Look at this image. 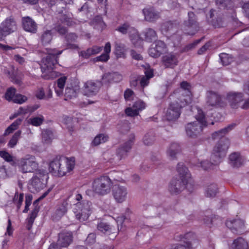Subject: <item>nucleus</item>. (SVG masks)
Listing matches in <instances>:
<instances>
[{
    "label": "nucleus",
    "instance_id": "dca6fc26",
    "mask_svg": "<svg viewBox=\"0 0 249 249\" xmlns=\"http://www.w3.org/2000/svg\"><path fill=\"white\" fill-rule=\"evenodd\" d=\"M180 237L184 244L189 249L196 248L199 244V241L196 235L193 232H188L184 234L180 235Z\"/></svg>",
    "mask_w": 249,
    "mask_h": 249
},
{
    "label": "nucleus",
    "instance_id": "2f4dec72",
    "mask_svg": "<svg viewBox=\"0 0 249 249\" xmlns=\"http://www.w3.org/2000/svg\"><path fill=\"white\" fill-rule=\"evenodd\" d=\"M111 51V44L110 42H107L104 47L105 53L101 55L96 57L93 59L94 62H107L109 59V53Z\"/></svg>",
    "mask_w": 249,
    "mask_h": 249
},
{
    "label": "nucleus",
    "instance_id": "4be33fe9",
    "mask_svg": "<svg viewBox=\"0 0 249 249\" xmlns=\"http://www.w3.org/2000/svg\"><path fill=\"white\" fill-rule=\"evenodd\" d=\"M22 24L24 30L31 33H36L37 26L35 21L29 17H23L22 18Z\"/></svg>",
    "mask_w": 249,
    "mask_h": 249
},
{
    "label": "nucleus",
    "instance_id": "338daca9",
    "mask_svg": "<svg viewBox=\"0 0 249 249\" xmlns=\"http://www.w3.org/2000/svg\"><path fill=\"white\" fill-rule=\"evenodd\" d=\"M185 188L190 192H192L194 189V184L192 181L191 178L185 180Z\"/></svg>",
    "mask_w": 249,
    "mask_h": 249
},
{
    "label": "nucleus",
    "instance_id": "a19ab883",
    "mask_svg": "<svg viewBox=\"0 0 249 249\" xmlns=\"http://www.w3.org/2000/svg\"><path fill=\"white\" fill-rule=\"evenodd\" d=\"M62 23L66 24L69 26H71L75 24L72 18V14L70 13H62L59 17Z\"/></svg>",
    "mask_w": 249,
    "mask_h": 249
},
{
    "label": "nucleus",
    "instance_id": "e2e57ef3",
    "mask_svg": "<svg viewBox=\"0 0 249 249\" xmlns=\"http://www.w3.org/2000/svg\"><path fill=\"white\" fill-rule=\"evenodd\" d=\"M77 36L74 33H70L66 35L65 38L68 43L75 42Z\"/></svg>",
    "mask_w": 249,
    "mask_h": 249
},
{
    "label": "nucleus",
    "instance_id": "0eeeda50",
    "mask_svg": "<svg viewBox=\"0 0 249 249\" xmlns=\"http://www.w3.org/2000/svg\"><path fill=\"white\" fill-rule=\"evenodd\" d=\"M188 19L185 21L183 30L185 34L194 35L199 30L198 23L195 14L192 12L188 13Z\"/></svg>",
    "mask_w": 249,
    "mask_h": 249
},
{
    "label": "nucleus",
    "instance_id": "7ed1b4c3",
    "mask_svg": "<svg viewBox=\"0 0 249 249\" xmlns=\"http://www.w3.org/2000/svg\"><path fill=\"white\" fill-rule=\"evenodd\" d=\"M74 160H69L64 157L56 159L52 161L49 164L50 172L55 176L62 177L67 172H70L74 168Z\"/></svg>",
    "mask_w": 249,
    "mask_h": 249
},
{
    "label": "nucleus",
    "instance_id": "c85d7f7f",
    "mask_svg": "<svg viewBox=\"0 0 249 249\" xmlns=\"http://www.w3.org/2000/svg\"><path fill=\"white\" fill-rule=\"evenodd\" d=\"M102 50V47L93 46L89 48L85 51H81L79 53L80 56L85 59L89 58L91 55L96 54Z\"/></svg>",
    "mask_w": 249,
    "mask_h": 249
},
{
    "label": "nucleus",
    "instance_id": "f3484780",
    "mask_svg": "<svg viewBox=\"0 0 249 249\" xmlns=\"http://www.w3.org/2000/svg\"><path fill=\"white\" fill-rule=\"evenodd\" d=\"M128 191L127 188L124 186L115 185L113 187L112 195L118 203H122L127 197Z\"/></svg>",
    "mask_w": 249,
    "mask_h": 249
},
{
    "label": "nucleus",
    "instance_id": "9d476101",
    "mask_svg": "<svg viewBox=\"0 0 249 249\" xmlns=\"http://www.w3.org/2000/svg\"><path fill=\"white\" fill-rule=\"evenodd\" d=\"M179 27V22L177 20H169L161 25V33L167 37H174Z\"/></svg>",
    "mask_w": 249,
    "mask_h": 249
},
{
    "label": "nucleus",
    "instance_id": "c9c22d12",
    "mask_svg": "<svg viewBox=\"0 0 249 249\" xmlns=\"http://www.w3.org/2000/svg\"><path fill=\"white\" fill-rule=\"evenodd\" d=\"M233 249H249L248 242L242 237L235 239L232 244Z\"/></svg>",
    "mask_w": 249,
    "mask_h": 249
},
{
    "label": "nucleus",
    "instance_id": "13d9d810",
    "mask_svg": "<svg viewBox=\"0 0 249 249\" xmlns=\"http://www.w3.org/2000/svg\"><path fill=\"white\" fill-rule=\"evenodd\" d=\"M132 107L139 112L145 108V103L141 100H138L134 103Z\"/></svg>",
    "mask_w": 249,
    "mask_h": 249
},
{
    "label": "nucleus",
    "instance_id": "72a5a7b5",
    "mask_svg": "<svg viewBox=\"0 0 249 249\" xmlns=\"http://www.w3.org/2000/svg\"><path fill=\"white\" fill-rule=\"evenodd\" d=\"M53 39V34L50 30L43 31L40 36V42L43 45L49 44Z\"/></svg>",
    "mask_w": 249,
    "mask_h": 249
},
{
    "label": "nucleus",
    "instance_id": "aec40b11",
    "mask_svg": "<svg viewBox=\"0 0 249 249\" xmlns=\"http://www.w3.org/2000/svg\"><path fill=\"white\" fill-rule=\"evenodd\" d=\"M229 164L233 168H239L245 162V158L239 152H233L229 157Z\"/></svg>",
    "mask_w": 249,
    "mask_h": 249
},
{
    "label": "nucleus",
    "instance_id": "bf43d9fd",
    "mask_svg": "<svg viewBox=\"0 0 249 249\" xmlns=\"http://www.w3.org/2000/svg\"><path fill=\"white\" fill-rule=\"evenodd\" d=\"M27 100L25 96L21 94L16 95L13 99V102L16 103L22 104Z\"/></svg>",
    "mask_w": 249,
    "mask_h": 249
},
{
    "label": "nucleus",
    "instance_id": "cd10ccee",
    "mask_svg": "<svg viewBox=\"0 0 249 249\" xmlns=\"http://www.w3.org/2000/svg\"><path fill=\"white\" fill-rule=\"evenodd\" d=\"M67 205L68 204L67 202H63L62 203L57 206L55 212L52 215L53 220H59L67 213Z\"/></svg>",
    "mask_w": 249,
    "mask_h": 249
},
{
    "label": "nucleus",
    "instance_id": "0e129e2a",
    "mask_svg": "<svg viewBox=\"0 0 249 249\" xmlns=\"http://www.w3.org/2000/svg\"><path fill=\"white\" fill-rule=\"evenodd\" d=\"M147 67L145 68V70L144 71V74L146 77H147L149 79L151 78L154 76V70L153 69L150 68L149 65H146Z\"/></svg>",
    "mask_w": 249,
    "mask_h": 249
},
{
    "label": "nucleus",
    "instance_id": "3c124183",
    "mask_svg": "<svg viewBox=\"0 0 249 249\" xmlns=\"http://www.w3.org/2000/svg\"><path fill=\"white\" fill-rule=\"evenodd\" d=\"M128 34L130 39L133 44L135 45L139 40H140V37L138 32L134 27H133Z\"/></svg>",
    "mask_w": 249,
    "mask_h": 249
},
{
    "label": "nucleus",
    "instance_id": "423d86ee",
    "mask_svg": "<svg viewBox=\"0 0 249 249\" xmlns=\"http://www.w3.org/2000/svg\"><path fill=\"white\" fill-rule=\"evenodd\" d=\"M113 183L107 176H101L95 178L92 182L93 191L100 195H105L110 191Z\"/></svg>",
    "mask_w": 249,
    "mask_h": 249
},
{
    "label": "nucleus",
    "instance_id": "39448f33",
    "mask_svg": "<svg viewBox=\"0 0 249 249\" xmlns=\"http://www.w3.org/2000/svg\"><path fill=\"white\" fill-rule=\"evenodd\" d=\"M62 51H57L56 49L47 50V56L42 60L41 65L42 72H51L58 63V56L62 53Z\"/></svg>",
    "mask_w": 249,
    "mask_h": 249
},
{
    "label": "nucleus",
    "instance_id": "052dcab7",
    "mask_svg": "<svg viewBox=\"0 0 249 249\" xmlns=\"http://www.w3.org/2000/svg\"><path fill=\"white\" fill-rule=\"evenodd\" d=\"M0 157L7 162H11L13 160V157L5 151H0Z\"/></svg>",
    "mask_w": 249,
    "mask_h": 249
},
{
    "label": "nucleus",
    "instance_id": "5701e85b",
    "mask_svg": "<svg viewBox=\"0 0 249 249\" xmlns=\"http://www.w3.org/2000/svg\"><path fill=\"white\" fill-rule=\"evenodd\" d=\"M132 139H129L128 141L121 145L117 150V155L120 158V159L124 158L127 156V153L132 148L133 144V141Z\"/></svg>",
    "mask_w": 249,
    "mask_h": 249
},
{
    "label": "nucleus",
    "instance_id": "4468645a",
    "mask_svg": "<svg viewBox=\"0 0 249 249\" xmlns=\"http://www.w3.org/2000/svg\"><path fill=\"white\" fill-rule=\"evenodd\" d=\"M166 51L167 48L164 42L161 40H158L151 45L149 49L148 53L151 57L157 58Z\"/></svg>",
    "mask_w": 249,
    "mask_h": 249
},
{
    "label": "nucleus",
    "instance_id": "5fc2aeb1",
    "mask_svg": "<svg viewBox=\"0 0 249 249\" xmlns=\"http://www.w3.org/2000/svg\"><path fill=\"white\" fill-rule=\"evenodd\" d=\"M202 38L196 40L194 42L187 45L184 48H182V52H187L190 50H193L196 47V46L198 44H199L200 42V41L202 40Z\"/></svg>",
    "mask_w": 249,
    "mask_h": 249
},
{
    "label": "nucleus",
    "instance_id": "bb28decb",
    "mask_svg": "<svg viewBox=\"0 0 249 249\" xmlns=\"http://www.w3.org/2000/svg\"><path fill=\"white\" fill-rule=\"evenodd\" d=\"M102 79L105 83L118 82L122 80V75L118 72H108L103 75Z\"/></svg>",
    "mask_w": 249,
    "mask_h": 249
},
{
    "label": "nucleus",
    "instance_id": "774afa93",
    "mask_svg": "<svg viewBox=\"0 0 249 249\" xmlns=\"http://www.w3.org/2000/svg\"><path fill=\"white\" fill-rule=\"evenodd\" d=\"M130 55L131 57L136 60H142L143 59L142 56L140 53H138L134 50L130 51Z\"/></svg>",
    "mask_w": 249,
    "mask_h": 249
},
{
    "label": "nucleus",
    "instance_id": "69168bd1",
    "mask_svg": "<svg viewBox=\"0 0 249 249\" xmlns=\"http://www.w3.org/2000/svg\"><path fill=\"white\" fill-rule=\"evenodd\" d=\"M134 92L130 89H127L124 92V97L127 101H130L133 99Z\"/></svg>",
    "mask_w": 249,
    "mask_h": 249
},
{
    "label": "nucleus",
    "instance_id": "6e6d98bb",
    "mask_svg": "<svg viewBox=\"0 0 249 249\" xmlns=\"http://www.w3.org/2000/svg\"><path fill=\"white\" fill-rule=\"evenodd\" d=\"M77 95L76 91L73 88L67 87L65 89V96L69 99L76 97Z\"/></svg>",
    "mask_w": 249,
    "mask_h": 249
},
{
    "label": "nucleus",
    "instance_id": "ea45409f",
    "mask_svg": "<svg viewBox=\"0 0 249 249\" xmlns=\"http://www.w3.org/2000/svg\"><path fill=\"white\" fill-rule=\"evenodd\" d=\"M125 45L121 43L115 42L114 53L117 58L125 57Z\"/></svg>",
    "mask_w": 249,
    "mask_h": 249
},
{
    "label": "nucleus",
    "instance_id": "7c9ffc66",
    "mask_svg": "<svg viewBox=\"0 0 249 249\" xmlns=\"http://www.w3.org/2000/svg\"><path fill=\"white\" fill-rule=\"evenodd\" d=\"M148 210L150 211L153 216L158 217L161 220V223H164L165 211L162 207H156L154 206H149Z\"/></svg>",
    "mask_w": 249,
    "mask_h": 249
},
{
    "label": "nucleus",
    "instance_id": "a211bd4d",
    "mask_svg": "<svg viewBox=\"0 0 249 249\" xmlns=\"http://www.w3.org/2000/svg\"><path fill=\"white\" fill-rule=\"evenodd\" d=\"M226 225L233 233L239 234L242 233L245 226L244 221L240 219L227 220Z\"/></svg>",
    "mask_w": 249,
    "mask_h": 249
},
{
    "label": "nucleus",
    "instance_id": "e433bc0d",
    "mask_svg": "<svg viewBox=\"0 0 249 249\" xmlns=\"http://www.w3.org/2000/svg\"><path fill=\"white\" fill-rule=\"evenodd\" d=\"M144 40L149 42L155 41L158 38L156 31L152 28H147L143 32Z\"/></svg>",
    "mask_w": 249,
    "mask_h": 249
},
{
    "label": "nucleus",
    "instance_id": "6ab92c4d",
    "mask_svg": "<svg viewBox=\"0 0 249 249\" xmlns=\"http://www.w3.org/2000/svg\"><path fill=\"white\" fill-rule=\"evenodd\" d=\"M226 99L231 108H236L243 100V94L241 92H230L227 94Z\"/></svg>",
    "mask_w": 249,
    "mask_h": 249
},
{
    "label": "nucleus",
    "instance_id": "2eb2a0df",
    "mask_svg": "<svg viewBox=\"0 0 249 249\" xmlns=\"http://www.w3.org/2000/svg\"><path fill=\"white\" fill-rule=\"evenodd\" d=\"M181 107L182 105H180L178 101L171 102L166 112L167 119L169 121L177 119L180 115Z\"/></svg>",
    "mask_w": 249,
    "mask_h": 249
},
{
    "label": "nucleus",
    "instance_id": "473e14b6",
    "mask_svg": "<svg viewBox=\"0 0 249 249\" xmlns=\"http://www.w3.org/2000/svg\"><path fill=\"white\" fill-rule=\"evenodd\" d=\"M143 13L144 15L145 18L149 21H153L159 18V13L155 11L152 8L144 9Z\"/></svg>",
    "mask_w": 249,
    "mask_h": 249
},
{
    "label": "nucleus",
    "instance_id": "4d7b16f0",
    "mask_svg": "<svg viewBox=\"0 0 249 249\" xmlns=\"http://www.w3.org/2000/svg\"><path fill=\"white\" fill-rule=\"evenodd\" d=\"M15 91L16 89L14 88H10L8 89L5 94L6 99L8 101H13L14 98L15 96Z\"/></svg>",
    "mask_w": 249,
    "mask_h": 249
},
{
    "label": "nucleus",
    "instance_id": "49530a36",
    "mask_svg": "<svg viewBox=\"0 0 249 249\" xmlns=\"http://www.w3.org/2000/svg\"><path fill=\"white\" fill-rule=\"evenodd\" d=\"M44 118L42 115L38 116L32 117L29 119L28 122L33 126H38L42 124L44 122Z\"/></svg>",
    "mask_w": 249,
    "mask_h": 249
},
{
    "label": "nucleus",
    "instance_id": "1a4fd4ad",
    "mask_svg": "<svg viewBox=\"0 0 249 249\" xmlns=\"http://www.w3.org/2000/svg\"><path fill=\"white\" fill-rule=\"evenodd\" d=\"M102 83L99 80H89L85 82L82 88L84 95L90 97L96 95L99 92Z\"/></svg>",
    "mask_w": 249,
    "mask_h": 249
},
{
    "label": "nucleus",
    "instance_id": "f704fd0d",
    "mask_svg": "<svg viewBox=\"0 0 249 249\" xmlns=\"http://www.w3.org/2000/svg\"><path fill=\"white\" fill-rule=\"evenodd\" d=\"M180 151V147L179 145L177 143H172L168 151L167 154L171 160H175L176 159V155Z\"/></svg>",
    "mask_w": 249,
    "mask_h": 249
},
{
    "label": "nucleus",
    "instance_id": "412c9836",
    "mask_svg": "<svg viewBox=\"0 0 249 249\" xmlns=\"http://www.w3.org/2000/svg\"><path fill=\"white\" fill-rule=\"evenodd\" d=\"M185 183L183 179L174 178L170 183L169 190L171 194H179L185 188Z\"/></svg>",
    "mask_w": 249,
    "mask_h": 249
},
{
    "label": "nucleus",
    "instance_id": "09e8293b",
    "mask_svg": "<svg viewBox=\"0 0 249 249\" xmlns=\"http://www.w3.org/2000/svg\"><path fill=\"white\" fill-rule=\"evenodd\" d=\"M21 131L18 130L12 136L9 141L8 146L10 148H13L17 143L19 138H20Z\"/></svg>",
    "mask_w": 249,
    "mask_h": 249
},
{
    "label": "nucleus",
    "instance_id": "680f3d73",
    "mask_svg": "<svg viewBox=\"0 0 249 249\" xmlns=\"http://www.w3.org/2000/svg\"><path fill=\"white\" fill-rule=\"evenodd\" d=\"M125 113L128 116L134 117L138 115L139 112L133 107H127L125 109Z\"/></svg>",
    "mask_w": 249,
    "mask_h": 249
},
{
    "label": "nucleus",
    "instance_id": "ddd939ff",
    "mask_svg": "<svg viewBox=\"0 0 249 249\" xmlns=\"http://www.w3.org/2000/svg\"><path fill=\"white\" fill-rule=\"evenodd\" d=\"M17 30V24L13 18L5 19L0 25V32L2 36H7Z\"/></svg>",
    "mask_w": 249,
    "mask_h": 249
},
{
    "label": "nucleus",
    "instance_id": "9b49d317",
    "mask_svg": "<svg viewBox=\"0 0 249 249\" xmlns=\"http://www.w3.org/2000/svg\"><path fill=\"white\" fill-rule=\"evenodd\" d=\"M19 168L22 173L33 172L36 170L38 166V164L35 161L34 156H27L22 158L19 163Z\"/></svg>",
    "mask_w": 249,
    "mask_h": 249
},
{
    "label": "nucleus",
    "instance_id": "c03bdc74",
    "mask_svg": "<svg viewBox=\"0 0 249 249\" xmlns=\"http://www.w3.org/2000/svg\"><path fill=\"white\" fill-rule=\"evenodd\" d=\"M218 188L216 184H211L206 189L205 195L208 197H214L217 193Z\"/></svg>",
    "mask_w": 249,
    "mask_h": 249
},
{
    "label": "nucleus",
    "instance_id": "393cba45",
    "mask_svg": "<svg viewBox=\"0 0 249 249\" xmlns=\"http://www.w3.org/2000/svg\"><path fill=\"white\" fill-rule=\"evenodd\" d=\"M74 7L79 12L88 13L92 5L90 0H75Z\"/></svg>",
    "mask_w": 249,
    "mask_h": 249
},
{
    "label": "nucleus",
    "instance_id": "a878e982",
    "mask_svg": "<svg viewBox=\"0 0 249 249\" xmlns=\"http://www.w3.org/2000/svg\"><path fill=\"white\" fill-rule=\"evenodd\" d=\"M57 244L61 247H67L72 241V236L71 233H60L59 234Z\"/></svg>",
    "mask_w": 249,
    "mask_h": 249
},
{
    "label": "nucleus",
    "instance_id": "6e6552de",
    "mask_svg": "<svg viewBox=\"0 0 249 249\" xmlns=\"http://www.w3.org/2000/svg\"><path fill=\"white\" fill-rule=\"evenodd\" d=\"M47 178L46 171L44 169H39L31 179L30 186L34 189V191L38 192L44 187V179Z\"/></svg>",
    "mask_w": 249,
    "mask_h": 249
},
{
    "label": "nucleus",
    "instance_id": "37998d69",
    "mask_svg": "<svg viewBox=\"0 0 249 249\" xmlns=\"http://www.w3.org/2000/svg\"><path fill=\"white\" fill-rule=\"evenodd\" d=\"M219 57L223 66L229 65L234 61V58L231 55L226 53L220 54Z\"/></svg>",
    "mask_w": 249,
    "mask_h": 249
},
{
    "label": "nucleus",
    "instance_id": "864d4df0",
    "mask_svg": "<svg viewBox=\"0 0 249 249\" xmlns=\"http://www.w3.org/2000/svg\"><path fill=\"white\" fill-rule=\"evenodd\" d=\"M53 29L61 36L65 35L68 32L67 28L60 23H56Z\"/></svg>",
    "mask_w": 249,
    "mask_h": 249
},
{
    "label": "nucleus",
    "instance_id": "4c0bfd02",
    "mask_svg": "<svg viewBox=\"0 0 249 249\" xmlns=\"http://www.w3.org/2000/svg\"><path fill=\"white\" fill-rule=\"evenodd\" d=\"M8 75L11 79V81L18 85H20L21 83L20 72L15 68H11L10 71H8Z\"/></svg>",
    "mask_w": 249,
    "mask_h": 249
},
{
    "label": "nucleus",
    "instance_id": "8fccbe9b",
    "mask_svg": "<svg viewBox=\"0 0 249 249\" xmlns=\"http://www.w3.org/2000/svg\"><path fill=\"white\" fill-rule=\"evenodd\" d=\"M108 140V137L104 134H100L95 137L92 142V144L95 146L98 145L100 143L105 142Z\"/></svg>",
    "mask_w": 249,
    "mask_h": 249
},
{
    "label": "nucleus",
    "instance_id": "58836bf2",
    "mask_svg": "<svg viewBox=\"0 0 249 249\" xmlns=\"http://www.w3.org/2000/svg\"><path fill=\"white\" fill-rule=\"evenodd\" d=\"M42 140L44 143H50L53 139V133L50 129H46L42 131Z\"/></svg>",
    "mask_w": 249,
    "mask_h": 249
},
{
    "label": "nucleus",
    "instance_id": "a18cd8bd",
    "mask_svg": "<svg viewBox=\"0 0 249 249\" xmlns=\"http://www.w3.org/2000/svg\"><path fill=\"white\" fill-rule=\"evenodd\" d=\"M97 229L105 234L109 235L112 232V228L106 223L101 222L97 225Z\"/></svg>",
    "mask_w": 249,
    "mask_h": 249
},
{
    "label": "nucleus",
    "instance_id": "603ef678",
    "mask_svg": "<svg viewBox=\"0 0 249 249\" xmlns=\"http://www.w3.org/2000/svg\"><path fill=\"white\" fill-rule=\"evenodd\" d=\"M155 141L154 134L152 132H149L146 134L143 139V142L145 145H150L153 143Z\"/></svg>",
    "mask_w": 249,
    "mask_h": 249
},
{
    "label": "nucleus",
    "instance_id": "f8f14e48",
    "mask_svg": "<svg viewBox=\"0 0 249 249\" xmlns=\"http://www.w3.org/2000/svg\"><path fill=\"white\" fill-rule=\"evenodd\" d=\"M206 104L209 106L214 107L226 106L221 96L218 92L212 90H209L206 93Z\"/></svg>",
    "mask_w": 249,
    "mask_h": 249
},
{
    "label": "nucleus",
    "instance_id": "de8ad7c7",
    "mask_svg": "<svg viewBox=\"0 0 249 249\" xmlns=\"http://www.w3.org/2000/svg\"><path fill=\"white\" fill-rule=\"evenodd\" d=\"M133 28V27L131 26L128 22H125L118 27L116 30L122 34L125 35L129 34Z\"/></svg>",
    "mask_w": 249,
    "mask_h": 249
},
{
    "label": "nucleus",
    "instance_id": "f03ea898",
    "mask_svg": "<svg viewBox=\"0 0 249 249\" xmlns=\"http://www.w3.org/2000/svg\"><path fill=\"white\" fill-rule=\"evenodd\" d=\"M73 196L77 202L74 204L73 212L76 218L82 222L87 220L91 213V203L87 200H83L81 194L75 193L69 198Z\"/></svg>",
    "mask_w": 249,
    "mask_h": 249
},
{
    "label": "nucleus",
    "instance_id": "b1692460",
    "mask_svg": "<svg viewBox=\"0 0 249 249\" xmlns=\"http://www.w3.org/2000/svg\"><path fill=\"white\" fill-rule=\"evenodd\" d=\"M162 62L164 66L166 68H174L178 63L176 56L171 53L163 56Z\"/></svg>",
    "mask_w": 249,
    "mask_h": 249
},
{
    "label": "nucleus",
    "instance_id": "20e7f679",
    "mask_svg": "<svg viewBox=\"0 0 249 249\" xmlns=\"http://www.w3.org/2000/svg\"><path fill=\"white\" fill-rule=\"evenodd\" d=\"M196 118V121L189 123L185 126L187 136L192 139L200 136L202 134L203 128L207 125L205 115L201 110H198Z\"/></svg>",
    "mask_w": 249,
    "mask_h": 249
},
{
    "label": "nucleus",
    "instance_id": "79ce46f5",
    "mask_svg": "<svg viewBox=\"0 0 249 249\" xmlns=\"http://www.w3.org/2000/svg\"><path fill=\"white\" fill-rule=\"evenodd\" d=\"M215 3L219 9L231 8L234 5L231 0H215Z\"/></svg>",
    "mask_w": 249,
    "mask_h": 249
},
{
    "label": "nucleus",
    "instance_id": "c756f323",
    "mask_svg": "<svg viewBox=\"0 0 249 249\" xmlns=\"http://www.w3.org/2000/svg\"><path fill=\"white\" fill-rule=\"evenodd\" d=\"M177 170L178 172L180 179L185 180L190 178L191 175L188 168L182 163H178L177 165Z\"/></svg>",
    "mask_w": 249,
    "mask_h": 249
},
{
    "label": "nucleus",
    "instance_id": "f257e3e1",
    "mask_svg": "<svg viewBox=\"0 0 249 249\" xmlns=\"http://www.w3.org/2000/svg\"><path fill=\"white\" fill-rule=\"evenodd\" d=\"M235 126V124H231L227 127L222 128L213 133L212 135L213 140L219 139L218 142L214 147L211 159L213 162L206 160L202 161L200 166L204 170L210 169L213 165H217L221 161L229 148L230 142L225 135L231 130Z\"/></svg>",
    "mask_w": 249,
    "mask_h": 249
}]
</instances>
